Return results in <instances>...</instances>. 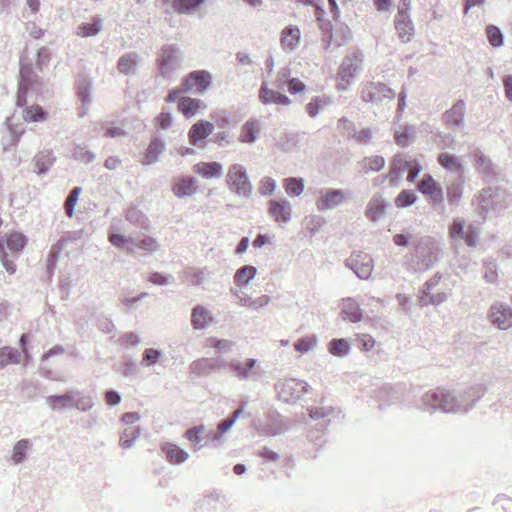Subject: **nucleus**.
Listing matches in <instances>:
<instances>
[{
    "label": "nucleus",
    "instance_id": "27",
    "mask_svg": "<svg viewBox=\"0 0 512 512\" xmlns=\"http://www.w3.org/2000/svg\"><path fill=\"white\" fill-rule=\"evenodd\" d=\"M438 163L446 170L456 173L459 178L463 176L464 166L460 163L459 159L449 153H441L438 155Z\"/></svg>",
    "mask_w": 512,
    "mask_h": 512
},
{
    "label": "nucleus",
    "instance_id": "16",
    "mask_svg": "<svg viewBox=\"0 0 512 512\" xmlns=\"http://www.w3.org/2000/svg\"><path fill=\"white\" fill-rule=\"evenodd\" d=\"M345 194L340 189H327L321 192L317 200V208L320 211L335 209L343 203Z\"/></svg>",
    "mask_w": 512,
    "mask_h": 512
},
{
    "label": "nucleus",
    "instance_id": "41",
    "mask_svg": "<svg viewBox=\"0 0 512 512\" xmlns=\"http://www.w3.org/2000/svg\"><path fill=\"white\" fill-rule=\"evenodd\" d=\"M210 319L209 311L201 305H197L192 310L191 323L195 329H203Z\"/></svg>",
    "mask_w": 512,
    "mask_h": 512
},
{
    "label": "nucleus",
    "instance_id": "1",
    "mask_svg": "<svg viewBox=\"0 0 512 512\" xmlns=\"http://www.w3.org/2000/svg\"><path fill=\"white\" fill-rule=\"evenodd\" d=\"M485 389L473 386L459 393L435 390L426 392L422 398V409L426 411L440 410L444 413H467L475 403L484 395Z\"/></svg>",
    "mask_w": 512,
    "mask_h": 512
},
{
    "label": "nucleus",
    "instance_id": "38",
    "mask_svg": "<svg viewBox=\"0 0 512 512\" xmlns=\"http://www.w3.org/2000/svg\"><path fill=\"white\" fill-rule=\"evenodd\" d=\"M257 273V268L252 265H244L238 268L234 275V283L238 286L247 285Z\"/></svg>",
    "mask_w": 512,
    "mask_h": 512
},
{
    "label": "nucleus",
    "instance_id": "10",
    "mask_svg": "<svg viewBox=\"0 0 512 512\" xmlns=\"http://www.w3.org/2000/svg\"><path fill=\"white\" fill-rule=\"evenodd\" d=\"M362 59L360 53H353L347 56L340 67L339 76L341 82L337 84L338 90H345L351 81L355 78L356 72L359 70Z\"/></svg>",
    "mask_w": 512,
    "mask_h": 512
},
{
    "label": "nucleus",
    "instance_id": "56",
    "mask_svg": "<svg viewBox=\"0 0 512 512\" xmlns=\"http://www.w3.org/2000/svg\"><path fill=\"white\" fill-rule=\"evenodd\" d=\"M101 29V21L94 18L93 23H82L78 26L79 34L83 37L94 36Z\"/></svg>",
    "mask_w": 512,
    "mask_h": 512
},
{
    "label": "nucleus",
    "instance_id": "52",
    "mask_svg": "<svg viewBox=\"0 0 512 512\" xmlns=\"http://www.w3.org/2000/svg\"><path fill=\"white\" fill-rule=\"evenodd\" d=\"M30 442L27 439L19 440L13 447L12 461L14 464H19L24 461Z\"/></svg>",
    "mask_w": 512,
    "mask_h": 512
},
{
    "label": "nucleus",
    "instance_id": "18",
    "mask_svg": "<svg viewBox=\"0 0 512 512\" xmlns=\"http://www.w3.org/2000/svg\"><path fill=\"white\" fill-rule=\"evenodd\" d=\"M214 130V125L205 120H200L193 124L189 130L188 137L190 144L196 146L206 137H208Z\"/></svg>",
    "mask_w": 512,
    "mask_h": 512
},
{
    "label": "nucleus",
    "instance_id": "19",
    "mask_svg": "<svg viewBox=\"0 0 512 512\" xmlns=\"http://www.w3.org/2000/svg\"><path fill=\"white\" fill-rule=\"evenodd\" d=\"M257 361L253 358H247L245 363H242L238 360H234L226 363V367L229 368L234 375L240 380H248L252 377L254 372L252 369L255 367Z\"/></svg>",
    "mask_w": 512,
    "mask_h": 512
},
{
    "label": "nucleus",
    "instance_id": "48",
    "mask_svg": "<svg viewBox=\"0 0 512 512\" xmlns=\"http://www.w3.org/2000/svg\"><path fill=\"white\" fill-rule=\"evenodd\" d=\"M140 436V428L132 427L126 428L120 435V446L124 449L131 448L136 439Z\"/></svg>",
    "mask_w": 512,
    "mask_h": 512
},
{
    "label": "nucleus",
    "instance_id": "24",
    "mask_svg": "<svg viewBox=\"0 0 512 512\" xmlns=\"http://www.w3.org/2000/svg\"><path fill=\"white\" fill-rule=\"evenodd\" d=\"M73 389L66 391L62 395H50L46 398V402L51 409L61 411L66 408L73 407Z\"/></svg>",
    "mask_w": 512,
    "mask_h": 512
},
{
    "label": "nucleus",
    "instance_id": "6",
    "mask_svg": "<svg viewBox=\"0 0 512 512\" xmlns=\"http://www.w3.org/2000/svg\"><path fill=\"white\" fill-rule=\"evenodd\" d=\"M477 202L481 207L483 213H488L490 210L501 212L508 207V200L505 193L498 188H488L483 190L477 197Z\"/></svg>",
    "mask_w": 512,
    "mask_h": 512
},
{
    "label": "nucleus",
    "instance_id": "22",
    "mask_svg": "<svg viewBox=\"0 0 512 512\" xmlns=\"http://www.w3.org/2000/svg\"><path fill=\"white\" fill-rule=\"evenodd\" d=\"M139 61L140 56L136 52L125 53L119 58L117 69L124 75H134L137 71Z\"/></svg>",
    "mask_w": 512,
    "mask_h": 512
},
{
    "label": "nucleus",
    "instance_id": "4",
    "mask_svg": "<svg viewBox=\"0 0 512 512\" xmlns=\"http://www.w3.org/2000/svg\"><path fill=\"white\" fill-rule=\"evenodd\" d=\"M226 182L228 188L235 194L243 197H250L252 185L248 179L246 169L240 164L232 165L227 173Z\"/></svg>",
    "mask_w": 512,
    "mask_h": 512
},
{
    "label": "nucleus",
    "instance_id": "31",
    "mask_svg": "<svg viewBox=\"0 0 512 512\" xmlns=\"http://www.w3.org/2000/svg\"><path fill=\"white\" fill-rule=\"evenodd\" d=\"M161 5L168 6L171 0H157ZM205 0H173L172 7L180 14L189 13L198 8Z\"/></svg>",
    "mask_w": 512,
    "mask_h": 512
},
{
    "label": "nucleus",
    "instance_id": "53",
    "mask_svg": "<svg viewBox=\"0 0 512 512\" xmlns=\"http://www.w3.org/2000/svg\"><path fill=\"white\" fill-rule=\"evenodd\" d=\"M484 279L489 283H496L498 278L497 264L493 258L485 259L483 262Z\"/></svg>",
    "mask_w": 512,
    "mask_h": 512
},
{
    "label": "nucleus",
    "instance_id": "58",
    "mask_svg": "<svg viewBox=\"0 0 512 512\" xmlns=\"http://www.w3.org/2000/svg\"><path fill=\"white\" fill-rule=\"evenodd\" d=\"M80 192H81L80 187H74L73 189H71V191L69 192V194L65 200L64 208H65V212L68 217H72L74 214V208L78 201Z\"/></svg>",
    "mask_w": 512,
    "mask_h": 512
},
{
    "label": "nucleus",
    "instance_id": "45",
    "mask_svg": "<svg viewBox=\"0 0 512 512\" xmlns=\"http://www.w3.org/2000/svg\"><path fill=\"white\" fill-rule=\"evenodd\" d=\"M110 243L118 248L124 249L127 253L133 254L135 252L132 247L133 236H124L119 233H111L109 235Z\"/></svg>",
    "mask_w": 512,
    "mask_h": 512
},
{
    "label": "nucleus",
    "instance_id": "36",
    "mask_svg": "<svg viewBox=\"0 0 512 512\" xmlns=\"http://www.w3.org/2000/svg\"><path fill=\"white\" fill-rule=\"evenodd\" d=\"M476 170L483 176L489 177L494 175L491 160L485 156L479 149L474 151Z\"/></svg>",
    "mask_w": 512,
    "mask_h": 512
},
{
    "label": "nucleus",
    "instance_id": "47",
    "mask_svg": "<svg viewBox=\"0 0 512 512\" xmlns=\"http://www.w3.org/2000/svg\"><path fill=\"white\" fill-rule=\"evenodd\" d=\"M77 92L83 105L91 102V81L86 77L77 80Z\"/></svg>",
    "mask_w": 512,
    "mask_h": 512
},
{
    "label": "nucleus",
    "instance_id": "39",
    "mask_svg": "<svg viewBox=\"0 0 512 512\" xmlns=\"http://www.w3.org/2000/svg\"><path fill=\"white\" fill-rule=\"evenodd\" d=\"M350 343L344 338H334L328 344V351L337 357H345L350 353Z\"/></svg>",
    "mask_w": 512,
    "mask_h": 512
},
{
    "label": "nucleus",
    "instance_id": "33",
    "mask_svg": "<svg viewBox=\"0 0 512 512\" xmlns=\"http://www.w3.org/2000/svg\"><path fill=\"white\" fill-rule=\"evenodd\" d=\"M54 161L55 157L51 151L44 150L39 152L34 157L36 172L39 175L47 173L50 167L53 165Z\"/></svg>",
    "mask_w": 512,
    "mask_h": 512
},
{
    "label": "nucleus",
    "instance_id": "43",
    "mask_svg": "<svg viewBox=\"0 0 512 512\" xmlns=\"http://www.w3.org/2000/svg\"><path fill=\"white\" fill-rule=\"evenodd\" d=\"M360 165L363 172L365 173L378 172L384 168L385 159L379 155L365 157L360 162Z\"/></svg>",
    "mask_w": 512,
    "mask_h": 512
},
{
    "label": "nucleus",
    "instance_id": "60",
    "mask_svg": "<svg viewBox=\"0 0 512 512\" xmlns=\"http://www.w3.org/2000/svg\"><path fill=\"white\" fill-rule=\"evenodd\" d=\"M204 430H205L204 425H198V426H194V427L188 429L185 432L186 439L194 444L196 451L200 449V447H197V444H199L201 442V440H202L201 435L204 432Z\"/></svg>",
    "mask_w": 512,
    "mask_h": 512
},
{
    "label": "nucleus",
    "instance_id": "54",
    "mask_svg": "<svg viewBox=\"0 0 512 512\" xmlns=\"http://www.w3.org/2000/svg\"><path fill=\"white\" fill-rule=\"evenodd\" d=\"M417 200V195L411 190H402L395 198V205L398 208H406L413 205Z\"/></svg>",
    "mask_w": 512,
    "mask_h": 512
},
{
    "label": "nucleus",
    "instance_id": "46",
    "mask_svg": "<svg viewBox=\"0 0 512 512\" xmlns=\"http://www.w3.org/2000/svg\"><path fill=\"white\" fill-rule=\"evenodd\" d=\"M64 245H65V240L60 239L57 243H55L51 247L50 252L48 254V259H47V272L49 274H51L54 271V269L56 268V264L59 259V255H60L62 249L64 248Z\"/></svg>",
    "mask_w": 512,
    "mask_h": 512
},
{
    "label": "nucleus",
    "instance_id": "17",
    "mask_svg": "<svg viewBox=\"0 0 512 512\" xmlns=\"http://www.w3.org/2000/svg\"><path fill=\"white\" fill-rule=\"evenodd\" d=\"M395 29L403 42H408L413 35L414 27L409 14L403 8L398 10L395 18Z\"/></svg>",
    "mask_w": 512,
    "mask_h": 512
},
{
    "label": "nucleus",
    "instance_id": "23",
    "mask_svg": "<svg viewBox=\"0 0 512 512\" xmlns=\"http://www.w3.org/2000/svg\"><path fill=\"white\" fill-rule=\"evenodd\" d=\"M387 206L382 195L376 194L369 201L365 214L370 220L377 221L385 214Z\"/></svg>",
    "mask_w": 512,
    "mask_h": 512
},
{
    "label": "nucleus",
    "instance_id": "40",
    "mask_svg": "<svg viewBox=\"0 0 512 512\" xmlns=\"http://www.w3.org/2000/svg\"><path fill=\"white\" fill-rule=\"evenodd\" d=\"M174 194L179 198L191 196L195 191V179L193 177L182 178L173 188Z\"/></svg>",
    "mask_w": 512,
    "mask_h": 512
},
{
    "label": "nucleus",
    "instance_id": "15",
    "mask_svg": "<svg viewBox=\"0 0 512 512\" xmlns=\"http://www.w3.org/2000/svg\"><path fill=\"white\" fill-rule=\"evenodd\" d=\"M418 190L431 198L434 203L440 204L444 200L440 185L430 174H425L417 184Z\"/></svg>",
    "mask_w": 512,
    "mask_h": 512
},
{
    "label": "nucleus",
    "instance_id": "5",
    "mask_svg": "<svg viewBox=\"0 0 512 512\" xmlns=\"http://www.w3.org/2000/svg\"><path fill=\"white\" fill-rule=\"evenodd\" d=\"M181 62V52L175 45H164L159 52L157 64L163 78H169Z\"/></svg>",
    "mask_w": 512,
    "mask_h": 512
},
{
    "label": "nucleus",
    "instance_id": "50",
    "mask_svg": "<svg viewBox=\"0 0 512 512\" xmlns=\"http://www.w3.org/2000/svg\"><path fill=\"white\" fill-rule=\"evenodd\" d=\"M269 212L279 224H285L288 220V213L285 206L276 200L270 201Z\"/></svg>",
    "mask_w": 512,
    "mask_h": 512
},
{
    "label": "nucleus",
    "instance_id": "2",
    "mask_svg": "<svg viewBox=\"0 0 512 512\" xmlns=\"http://www.w3.org/2000/svg\"><path fill=\"white\" fill-rule=\"evenodd\" d=\"M45 92V83L41 77L34 71L32 61L27 57L20 59L19 83L17 91L16 104L23 107L27 103V95H43Z\"/></svg>",
    "mask_w": 512,
    "mask_h": 512
},
{
    "label": "nucleus",
    "instance_id": "32",
    "mask_svg": "<svg viewBox=\"0 0 512 512\" xmlns=\"http://www.w3.org/2000/svg\"><path fill=\"white\" fill-rule=\"evenodd\" d=\"M312 390L311 386L298 379H290V404L301 401L305 394Z\"/></svg>",
    "mask_w": 512,
    "mask_h": 512
},
{
    "label": "nucleus",
    "instance_id": "62",
    "mask_svg": "<svg viewBox=\"0 0 512 512\" xmlns=\"http://www.w3.org/2000/svg\"><path fill=\"white\" fill-rule=\"evenodd\" d=\"M0 261L9 274H14L16 272L14 259L10 258L7 251H5V245L2 241H0Z\"/></svg>",
    "mask_w": 512,
    "mask_h": 512
},
{
    "label": "nucleus",
    "instance_id": "51",
    "mask_svg": "<svg viewBox=\"0 0 512 512\" xmlns=\"http://www.w3.org/2000/svg\"><path fill=\"white\" fill-rule=\"evenodd\" d=\"M222 165L218 162L202 163L198 173L205 178L219 177L222 174Z\"/></svg>",
    "mask_w": 512,
    "mask_h": 512
},
{
    "label": "nucleus",
    "instance_id": "3",
    "mask_svg": "<svg viewBox=\"0 0 512 512\" xmlns=\"http://www.w3.org/2000/svg\"><path fill=\"white\" fill-rule=\"evenodd\" d=\"M439 252L440 250L435 240L427 236L420 238L415 247L417 269H430L438 261Z\"/></svg>",
    "mask_w": 512,
    "mask_h": 512
},
{
    "label": "nucleus",
    "instance_id": "30",
    "mask_svg": "<svg viewBox=\"0 0 512 512\" xmlns=\"http://www.w3.org/2000/svg\"><path fill=\"white\" fill-rule=\"evenodd\" d=\"M161 449L165 453L167 459L174 464L183 463L189 457L188 453L184 449L172 443L163 444Z\"/></svg>",
    "mask_w": 512,
    "mask_h": 512
},
{
    "label": "nucleus",
    "instance_id": "61",
    "mask_svg": "<svg viewBox=\"0 0 512 512\" xmlns=\"http://www.w3.org/2000/svg\"><path fill=\"white\" fill-rule=\"evenodd\" d=\"M448 296L444 292H439L432 295L427 296H419V303L421 306H427V305H440L444 303L447 300Z\"/></svg>",
    "mask_w": 512,
    "mask_h": 512
},
{
    "label": "nucleus",
    "instance_id": "21",
    "mask_svg": "<svg viewBox=\"0 0 512 512\" xmlns=\"http://www.w3.org/2000/svg\"><path fill=\"white\" fill-rule=\"evenodd\" d=\"M205 103L196 98L182 96L178 100V110L186 117L191 118L195 116L199 109H205Z\"/></svg>",
    "mask_w": 512,
    "mask_h": 512
},
{
    "label": "nucleus",
    "instance_id": "12",
    "mask_svg": "<svg viewBox=\"0 0 512 512\" xmlns=\"http://www.w3.org/2000/svg\"><path fill=\"white\" fill-rule=\"evenodd\" d=\"M489 318L501 330L512 327V310L502 302H496L490 307Z\"/></svg>",
    "mask_w": 512,
    "mask_h": 512
},
{
    "label": "nucleus",
    "instance_id": "44",
    "mask_svg": "<svg viewBox=\"0 0 512 512\" xmlns=\"http://www.w3.org/2000/svg\"><path fill=\"white\" fill-rule=\"evenodd\" d=\"M73 407L79 411H89L93 407L92 397L82 391L73 389Z\"/></svg>",
    "mask_w": 512,
    "mask_h": 512
},
{
    "label": "nucleus",
    "instance_id": "9",
    "mask_svg": "<svg viewBox=\"0 0 512 512\" xmlns=\"http://www.w3.org/2000/svg\"><path fill=\"white\" fill-rule=\"evenodd\" d=\"M345 265L353 270L360 279H368L373 270L372 258L361 251L353 252L345 260Z\"/></svg>",
    "mask_w": 512,
    "mask_h": 512
},
{
    "label": "nucleus",
    "instance_id": "63",
    "mask_svg": "<svg viewBox=\"0 0 512 512\" xmlns=\"http://www.w3.org/2000/svg\"><path fill=\"white\" fill-rule=\"evenodd\" d=\"M316 342L315 337H303L294 344V348L300 353H307L314 349Z\"/></svg>",
    "mask_w": 512,
    "mask_h": 512
},
{
    "label": "nucleus",
    "instance_id": "29",
    "mask_svg": "<svg viewBox=\"0 0 512 512\" xmlns=\"http://www.w3.org/2000/svg\"><path fill=\"white\" fill-rule=\"evenodd\" d=\"M259 100L263 104H279V105H288V96L275 92L273 90H269L265 84H262L259 91Z\"/></svg>",
    "mask_w": 512,
    "mask_h": 512
},
{
    "label": "nucleus",
    "instance_id": "28",
    "mask_svg": "<svg viewBox=\"0 0 512 512\" xmlns=\"http://www.w3.org/2000/svg\"><path fill=\"white\" fill-rule=\"evenodd\" d=\"M165 150V143L159 137H153L146 150L144 165H151L159 160Z\"/></svg>",
    "mask_w": 512,
    "mask_h": 512
},
{
    "label": "nucleus",
    "instance_id": "13",
    "mask_svg": "<svg viewBox=\"0 0 512 512\" xmlns=\"http://www.w3.org/2000/svg\"><path fill=\"white\" fill-rule=\"evenodd\" d=\"M226 367V362L217 357V358H201L193 361L190 364V371L199 376H207L215 371H219Z\"/></svg>",
    "mask_w": 512,
    "mask_h": 512
},
{
    "label": "nucleus",
    "instance_id": "26",
    "mask_svg": "<svg viewBox=\"0 0 512 512\" xmlns=\"http://www.w3.org/2000/svg\"><path fill=\"white\" fill-rule=\"evenodd\" d=\"M126 220L136 228L148 231L150 229V220L136 207H129L126 211Z\"/></svg>",
    "mask_w": 512,
    "mask_h": 512
},
{
    "label": "nucleus",
    "instance_id": "37",
    "mask_svg": "<svg viewBox=\"0 0 512 512\" xmlns=\"http://www.w3.org/2000/svg\"><path fill=\"white\" fill-rule=\"evenodd\" d=\"M21 352L10 346L0 348V369H3L8 364H17L20 362Z\"/></svg>",
    "mask_w": 512,
    "mask_h": 512
},
{
    "label": "nucleus",
    "instance_id": "8",
    "mask_svg": "<svg viewBox=\"0 0 512 512\" xmlns=\"http://www.w3.org/2000/svg\"><path fill=\"white\" fill-rule=\"evenodd\" d=\"M212 84V75L206 70H196L190 72L182 79L181 86L184 93L191 92L196 88L198 93H203Z\"/></svg>",
    "mask_w": 512,
    "mask_h": 512
},
{
    "label": "nucleus",
    "instance_id": "57",
    "mask_svg": "<svg viewBox=\"0 0 512 512\" xmlns=\"http://www.w3.org/2000/svg\"><path fill=\"white\" fill-rule=\"evenodd\" d=\"M486 34L490 45H492L493 47H500L503 45V33L497 26H487Z\"/></svg>",
    "mask_w": 512,
    "mask_h": 512
},
{
    "label": "nucleus",
    "instance_id": "34",
    "mask_svg": "<svg viewBox=\"0 0 512 512\" xmlns=\"http://www.w3.org/2000/svg\"><path fill=\"white\" fill-rule=\"evenodd\" d=\"M5 245V251L9 250L18 254L26 245V236L20 232H14L7 236L6 240H1Z\"/></svg>",
    "mask_w": 512,
    "mask_h": 512
},
{
    "label": "nucleus",
    "instance_id": "25",
    "mask_svg": "<svg viewBox=\"0 0 512 512\" xmlns=\"http://www.w3.org/2000/svg\"><path fill=\"white\" fill-rule=\"evenodd\" d=\"M259 131V121L256 119H250L242 125L239 141L242 143L252 144L256 141Z\"/></svg>",
    "mask_w": 512,
    "mask_h": 512
},
{
    "label": "nucleus",
    "instance_id": "42",
    "mask_svg": "<svg viewBox=\"0 0 512 512\" xmlns=\"http://www.w3.org/2000/svg\"><path fill=\"white\" fill-rule=\"evenodd\" d=\"M23 117L28 122H42L47 118V112L39 105L33 104L23 109Z\"/></svg>",
    "mask_w": 512,
    "mask_h": 512
},
{
    "label": "nucleus",
    "instance_id": "35",
    "mask_svg": "<svg viewBox=\"0 0 512 512\" xmlns=\"http://www.w3.org/2000/svg\"><path fill=\"white\" fill-rule=\"evenodd\" d=\"M132 247H136L151 254L158 250L159 244L154 237L148 235H136L133 236Z\"/></svg>",
    "mask_w": 512,
    "mask_h": 512
},
{
    "label": "nucleus",
    "instance_id": "55",
    "mask_svg": "<svg viewBox=\"0 0 512 512\" xmlns=\"http://www.w3.org/2000/svg\"><path fill=\"white\" fill-rule=\"evenodd\" d=\"M162 357V351L155 348H147L143 351L141 365L151 367L155 365Z\"/></svg>",
    "mask_w": 512,
    "mask_h": 512
},
{
    "label": "nucleus",
    "instance_id": "49",
    "mask_svg": "<svg viewBox=\"0 0 512 512\" xmlns=\"http://www.w3.org/2000/svg\"><path fill=\"white\" fill-rule=\"evenodd\" d=\"M465 232V221L461 218L453 219L451 225L449 226V236L453 243L463 240L465 237Z\"/></svg>",
    "mask_w": 512,
    "mask_h": 512
},
{
    "label": "nucleus",
    "instance_id": "11",
    "mask_svg": "<svg viewBox=\"0 0 512 512\" xmlns=\"http://www.w3.org/2000/svg\"><path fill=\"white\" fill-rule=\"evenodd\" d=\"M466 103L460 99L454 105L442 114V122L447 128L458 130L464 127V116Z\"/></svg>",
    "mask_w": 512,
    "mask_h": 512
},
{
    "label": "nucleus",
    "instance_id": "7",
    "mask_svg": "<svg viewBox=\"0 0 512 512\" xmlns=\"http://www.w3.org/2000/svg\"><path fill=\"white\" fill-rule=\"evenodd\" d=\"M395 92L382 82H368L361 90V99L371 104H381L385 100L392 101Z\"/></svg>",
    "mask_w": 512,
    "mask_h": 512
},
{
    "label": "nucleus",
    "instance_id": "14",
    "mask_svg": "<svg viewBox=\"0 0 512 512\" xmlns=\"http://www.w3.org/2000/svg\"><path fill=\"white\" fill-rule=\"evenodd\" d=\"M413 161L407 159L405 154L395 155L391 161L389 173L384 178L389 179L393 186H397L401 175L413 165Z\"/></svg>",
    "mask_w": 512,
    "mask_h": 512
},
{
    "label": "nucleus",
    "instance_id": "20",
    "mask_svg": "<svg viewBox=\"0 0 512 512\" xmlns=\"http://www.w3.org/2000/svg\"><path fill=\"white\" fill-rule=\"evenodd\" d=\"M341 316L344 320L357 323L362 320L363 313L359 304L353 298L342 299Z\"/></svg>",
    "mask_w": 512,
    "mask_h": 512
},
{
    "label": "nucleus",
    "instance_id": "59",
    "mask_svg": "<svg viewBox=\"0 0 512 512\" xmlns=\"http://www.w3.org/2000/svg\"><path fill=\"white\" fill-rule=\"evenodd\" d=\"M72 156L75 160L86 164L93 162L96 158L94 152L86 150L80 145L75 146Z\"/></svg>",
    "mask_w": 512,
    "mask_h": 512
},
{
    "label": "nucleus",
    "instance_id": "64",
    "mask_svg": "<svg viewBox=\"0 0 512 512\" xmlns=\"http://www.w3.org/2000/svg\"><path fill=\"white\" fill-rule=\"evenodd\" d=\"M337 128L350 139H352L353 133L356 132L355 124L346 117H342L337 121Z\"/></svg>",
    "mask_w": 512,
    "mask_h": 512
}]
</instances>
